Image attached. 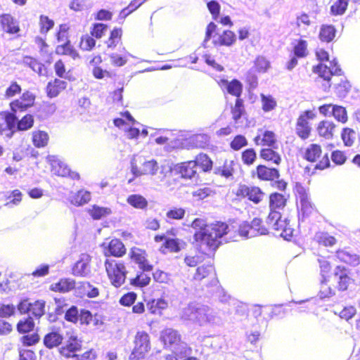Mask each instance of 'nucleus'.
Here are the masks:
<instances>
[{"mask_svg":"<svg viewBox=\"0 0 360 360\" xmlns=\"http://www.w3.org/2000/svg\"><path fill=\"white\" fill-rule=\"evenodd\" d=\"M250 224L255 236L269 233V228L262 218L255 217Z\"/></svg>","mask_w":360,"mask_h":360,"instance_id":"09e8293b","label":"nucleus"},{"mask_svg":"<svg viewBox=\"0 0 360 360\" xmlns=\"http://www.w3.org/2000/svg\"><path fill=\"white\" fill-rule=\"evenodd\" d=\"M147 0H132L127 7L121 10L120 13V18L124 19L127 16L139 8Z\"/></svg>","mask_w":360,"mask_h":360,"instance_id":"0e129e2a","label":"nucleus"},{"mask_svg":"<svg viewBox=\"0 0 360 360\" xmlns=\"http://www.w3.org/2000/svg\"><path fill=\"white\" fill-rule=\"evenodd\" d=\"M277 146L274 147L262 148L259 150V157L262 160L267 162H271L276 165H279L281 162V156L276 150Z\"/></svg>","mask_w":360,"mask_h":360,"instance_id":"2f4dec72","label":"nucleus"},{"mask_svg":"<svg viewBox=\"0 0 360 360\" xmlns=\"http://www.w3.org/2000/svg\"><path fill=\"white\" fill-rule=\"evenodd\" d=\"M17 117L11 110L0 112V135L11 139L16 132Z\"/></svg>","mask_w":360,"mask_h":360,"instance_id":"9d476101","label":"nucleus"},{"mask_svg":"<svg viewBox=\"0 0 360 360\" xmlns=\"http://www.w3.org/2000/svg\"><path fill=\"white\" fill-rule=\"evenodd\" d=\"M154 241L163 243L160 247V251L162 253L171 252L177 253L183 248L184 244L180 239L177 238H168L165 233L156 234L154 236Z\"/></svg>","mask_w":360,"mask_h":360,"instance_id":"f8f14e48","label":"nucleus"},{"mask_svg":"<svg viewBox=\"0 0 360 360\" xmlns=\"http://www.w3.org/2000/svg\"><path fill=\"white\" fill-rule=\"evenodd\" d=\"M344 266H338L335 272V276H338V289L340 291H345L354 285V279L351 278L346 272Z\"/></svg>","mask_w":360,"mask_h":360,"instance_id":"7c9ffc66","label":"nucleus"},{"mask_svg":"<svg viewBox=\"0 0 360 360\" xmlns=\"http://www.w3.org/2000/svg\"><path fill=\"white\" fill-rule=\"evenodd\" d=\"M207 227L210 230L211 233L214 235V237L217 238L219 240L229 232V226L224 222L217 221Z\"/></svg>","mask_w":360,"mask_h":360,"instance_id":"8fccbe9b","label":"nucleus"},{"mask_svg":"<svg viewBox=\"0 0 360 360\" xmlns=\"http://www.w3.org/2000/svg\"><path fill=\"white\" fill-rule=\"evenodd\" d=\"M289 199L288 195H285L277 191L269 193L268 198L269 213L267 221L277 219L282 217L281 211L287 206Z\"/></svg>","mask_w":360,"mask_h":360,"instance_id":"7ed1b4c3","label":"nucleus"},{"mask_svg":"<svg viewBox=\"0 0 360 360\" xmlns=\"http://www.w3.org/2000/svg\"><path fill=\"white\" fill-rule=\"evenodd\" d=\"M51 172L58 176L68 177L72 180H79L80 179V176L78 172L71 171L66 165L60 162H54L51 165Z\"/></svg>","mask_w":360,"mask_h":360,"instance_id":"cd10ccee","label":"nucleus"},{"mask_svg":"<svg viewBox=\"0 0 360 360\" xmlns=\"http://www.w3.org/2000/svg\"><path fill=\"white\" fill-rule=\"evenodd\" d=\"M217 84L222 91L226 89V92L231 96L236 98H240L243 93V84L239 80L234 79L229 82L226 79H221L217 81Z\"/></svg>","mask_w":360,"mask_h":360,"instance_id":"b1692460","label":"nucleus"},{"mask_svg":"<svg viewBox=\"0 0 360 360\" xmlns=\"http://www.w3.org/2000/svg\"><path fill=\"white\" fill-rule=\"evenodd\" d=\"M333 280L320 279L318 295L321 299L330 297L335 294Z\"/></svg>","mask_w":360,"mask_h":360,"instance_id":"79ce46f5","label":"nucleus"},{"mask_svg":"<svg viewBox=\"0 0 360 360\" xmlns=\"http://www.w3.org/2000/svg\"><path fill=\"white\" fill-rule=\"evenodd\" d=\"M76 288V282L70 278H61L57 282L52 283L49 289L52 292L68 293Z\"/></svg>","mask_w":360,"mask_h":360,"instance_id":"a878e982","label":"nucleus"},{"mask_svg":"<svg viewBox=\"0 0 360 360\" xmlns=\"http://www.w3.org/2000/svg\"><path fill=\"white\" fill-rule=\"evenodd\" d=\"M128 257L132 263L138 266L140 270H153V265L150 262L148 254L145 249L133 246L129 248Z\"/></svg>","mask_w":360,"mask_h":360,"instance_id":"0eeeda50","label":"nucleus"},{"mask_svg":"<svg viewBox=\"0 0 360 360\" xmlns=\"http://www.w3.org/2000/svg\"><path fill=\"white\" fill-rule=\"evenodd\" d=\"M160 340L165 346L169 347H174L184 343L181 335L172 328L164 329L161 333Z\"/></svg>","mask_w":360,"mask_h":360,"instance_id":"393cba45","label":"nucleus"},{"mask_svg":"<svg viewBox=\"0 0 360 360\" xmlns=\"http://www.w3.org/2000/svg\"><path fill=\"white\" fill-rule=\"evenodd\" d=\"M335 129V124L332 121L323 120L319 123L316 131L321 137L331 139Z\"/></svg>","mask_w":360,"mask_h":360,"instance_id":"f704fd0d","label":"nucleus"},{"mask_svg":"<svg viewBox=\"0 0 360 360\" xmlns=\"http://www.w3.org/2000/svg\"><path fill=\"white\" fill-rule=\"evenodd\" d=\"M336 34V29L332 25H323L319 31V37L323 42H330Z\"/></svg>","mask_w":360,"mask_h":360,"instance_id":"de8ad7c7","label":"nucleus"},{"mask_svg":"<svg viewBox=\"0 0 360 360\" xmlns=\"http://www.w3.org/2000/svg\"><path fill=\"white\" fill-rule=\"evenodd\" d=\"M134 348L130 354L131 360H140L143 359L150 349V340L148 333L146 331H138L134 336Z\"/></svg>","mask_w":360,"mask_h":360,"instance_id":"20e7f679","label":"nucleus"},{"mask_svg":"<svg viewBox=\"0 0 360 360\" xmlns=\"http://www.w3.org/2000/svg\"><path fill=\"white\" fill-rule=\"evenodd\" d=\"M349 0H336L330 6V13L333 15H343L348 7Z\"/></svg>","mask_w":360,"mask_h":360,"instance_id":"052dcab7","label":"nucleus"},{"mask_svg":"<svg viewBox=\"0 0 360 360\" xmlns=\"http://www.w3.org/2000/svg\"><path fill=\"white\" fill-rule=\"evenodd\" d=\"M236 162L233 160H226L224 164L214 170V174L226 179L232 176L235 173Z\"/></svg>","mask_w":360,"mask_h":360,"instance_id":"58836bf2","label":"nucleus"},{"mask_svg":"<svg viewBox=\"0 0 360 360\" xmlns=\"http://www.w3.org/2000/svg\"><path fill=\"white\" fill-rule=\"evenodd\" d=\"M54 71L59 79L63 78L70 82L74 81V76L70 74V70H66L65 63L62 59L58 60L53 65Z\"/></svg>","mask_w":360,"mask_h":360,"instance_id":"49530a36","label":"nucleus"},{"mask_svg":"<svg viewBox=\"0 0 360 360\" xmlns=\"http://www.w3.org/2000/svg\"><path fill=\"white\" fill-rule=\"evenodd\" d=\"M190 143L194 148L207 149L210 146V137L206 134H196L190 138Z\"/></svg>","mask_w":360,"mask_h":360,"instance_id":"4c0bfd02","label":"nucleus"},{"mask_svg":"<svg viewBox=\"0 0 360 360\" xmlns=\"http://www.w3.org/2000/svg\"><path fill=\"white\" fill-rule=\"evenodd\" d=\"M35 100L34 94L28 90L25 91L18 98L10 103V109L15 115L18 112H24L34 105Z\"/></svg>","mask_w":360,"mask_h":360,"instance_id":"ddd939ff","label":"nucleus"},{"mask_svg":"<svg viewBox=\"0 0 360 360\" xmlns=\"http://www.w3.org/2000/svg\"><path fill=\"white\" fill-rule=\"evenodd\" d=\"M267 223L273 224L274 229L280 232V236L285 240L292 241L296 237V231L294 224L291 223L288 218L282 219V217L272 221H267Z\"/></svg>","mask_w":360,"mask_h":360,"instance_id":"1a4fd4ad","label":"nucleus"},{"mask_svg":"<svg viewBox=\"0 0 360 360\" xmlns=\"http://www.w3.org/2000/svg\"><path fill=\"white\" fill-rule=\"evenodd\" d=\"M82 343L77 336L69 337L66 343L59 349V354L65 359H70L72 354L82 350Z\"/></svg>","mask_w":360,"mask_h":360,"instance_id":"6ab92c4d","label":"nucleus"},{"mask_svg":"<svg viewBox=\"0 0 360 360\" xmlns=\"http://www.w3.org/2000/svg\"><path fill=\"white\" fill-rule=\"evenodd\" d=\"M35 42L37 44L40 54L41 57L44 59L46 63H51L53 61V52L50 49L49 45L46 42V41L41 37H36Z\"/></svg>","mask_w":360,"mask_h":360,"instance_id":"c03bdc74","label":"nucleus"},{"mask_svg":"<svg viewBox=\"0 0 360 360\" xmlns=\"http://www.w3.org/2000/svg\"><path fill=\"white\" fill-rule=\"evenodd\" d=\"M96 44L94 38L91 34H86L81 37L79 47L82 51H90L96 46Z\"/></svg>","mask_w":360,"mask_h":360,"instance_id":"680f3d73","label":"nucleus"},{"mask_svg":"<svg viewBox=\"0 0 360 360\" xmlns=\"http://www.w3.org/2000/svg\"><path fill=\"white\" fill-rule=\"evenodd\" d=\"M18 308L20 313L29 314L30 315L39 319L44 314L45 302L44 301L39 300L30 302L27 299L21 301L19 303Z\"/></svg>","mask_w":360,"mask_h":360,"instance_id":"dca6fc26","label":"nucleus"},{"mask_svg":"<svg viewBox=\"0 0 360 360\" xmlns=\"http://www.w3.org/2000/svg\"><path fill=\"white\" fill-rule=\"evenodd\" d=\"M0 26L4 32L9 34H15L20 31L19 22L11 13L0 15Z\"/></svg>","mask_w":360,"mask_h":360,"instance_id":"4be33fe9","label":"nucleus"},{"mask_svg":"<svg viewBox=\"0 0 360 360\" xmlns=\"http://www.w3.org/2000/svg\"><path fill=\"white\" fill-rule=\"evenodd\" d=\"M56 53L62 56H69L73 60L80 58L79 53L72 45L70 41H67L63 44L58 45L55 51Z\"/></svg>","mask_w":360,"mask_h":360,"instance_id":"ea45409f","label":"nucleus"},{"mask_svg":"<svg viewBox=\"0 0 360 360\" xmlns=\"http://www.w3.org/2000/svg\"><path fill=\"white\" fill-rule=\"evenodd\" d=\"M294 193L297 199L300 202L299 212L302 221L311 216L313 213L312 203L309 200L307 190L300 184L297 182L294 186Z\"/></svg>","mask_w":360,"mask_h":360,"instance_id":"423d86ee","label":"nucleus"},{"mask_svg":"<svg viewBox=\"0 0 360 360\" xmlns=\"http://www.w3.org/2000/svg\"><path fill=\"white\" fill-rule=\"evenodd\" d=\"M22 193L18 189L13 190L10 195L6 197L7 202L5 205L7 207H13L18 205L22 200Z\"/></svg>","mask_w":360,"mask_h":360,"instance_id":"69168bd1","label":"nucleus"},{"mask_svg":"<svg viewBox=\"0 0 360 360\" xmlns=\"http://www.w3.org/2000/svg\"><path fill=\"white\" fill-rule=\"evenodd\" d=\"M316 58L320 63L316 65V72L319 74V77L326 81V84H324V89L330 86L329 81L331 77L338 70L336 63L329 60L328 53L323 49L316 52Z\"/></svg>","mask_w":360,"mask_h":360,"instance_id":"f03ea898","label":"nucleus"},{"mask_svg":"<svg viewBox=\"0 0 360 360\" xmlns=\"http://www.w3.org/2000/svg\"><path fill=\"white\" fill-rule=\"evenodd\" d=\"M104 267L111 285L120 288L124 284L127 275L126 265L123 261L107 258Z\"/></svg>","mask_w":360,"mask_h":360,"instance_id":"f257e3e1","label":"nucleus"},{"mask_svg":"<svg viewBox=\"0 0 360 360\" xmlns=\"http://www.w3.org/2000/svg\"><path fill=\"white\" fill-rule=\"evenodd\" d=\"M49 142V134L43 130H35L32 132V143L37 148L46 147Z\"/></svg>","mask_w":360,"mask_h":360,"instance_id":"e433bc0d","label":"nucleus"},{"mask_svg":"<svg viewBox=\"0 0 360 360\" xmlns=\"http://www.w3.org/2000/svg\"><path fill=\"white\" fill-rule=\"evenodd\" d=\"M150 271L141 270L137 272L134 277L130 278V285L139 288H143L148 286L151 281L150 276L147 274V272Z\"/></svg>","mask_w":360,"mask_h":360,"instance_id":"c9c22d12","label":"nucleus"},{"mask_svg":"<svg viewBox=\"0 0 360 360\" xmlns=\"http://www.w3.org/2000/svg\"><path fill=\"white\" fill-rule=\"evenodd\" d=\"M63 341V336L59 328H52L43 338V344L48 349L58 347Z\"/></svg>","mask_w":360,"mask_h":360,"instance_id":"bb28decb","label":"nucleus"},{"mask_svg":"<svg viewBox=\"0 0 360 360\" xmlns=\"http://www.w3.org/2000/svg\"><path fill=\"white\" fill-rule=\"evenodd\" d=\"M239 200L247 199L255 205L261 203L265 196V193L257 186L239 184L235 193Z\"/></svg>","mask_w":360,"mask_h":360,"instance_id":"39448f33","label":"nucleus"},{"mask_svg":"<svg viewBox=\"0 0 360 360\" xmlns=\"http://www.w3.org/2000/svg\"><path fill=\"white\" fill-rule=\"evenodd\" d=\"M260 97L262 101V108L264 112H269L273 110L276 107V101L272 96L264 95L262 94Z\"/></svg>","mask_w":360,"mask_h":360,"instance_id":"774afa93","label":"nucleus"},{"mask_svg":"<svg viewBox=\"0 0 360 360\" xmlns=\"http://www.w3.org/2000/svg\"><path fill=\"white\" fill-rule=\"evenodd\" d=\"M67 82L59 78H55L48 82L46 86V94L49 98H55L66 89Z\"/></svg>","mask_w":360,"mask_h":360,"instance_id":"c85d7f7f","label":"nucleus"},{"mask_svg":"<svg viewBox=\"0 0 360 360\" xmlns=\"http://www.w3.org/2000/svg\"><path fill=\"white\" fill-rule=\"evenodd\" d=\"M176 170L180 179L191 180L197 178L198 176L195 165L192 160H187L176 164Z\"/></svg>","mask_w":360,"mask_h":360,"instance_id":"412c9836","label":"nucleus"},{"mask_svg":"<svg viewBox=\"0 0 360 360\" xmlns=\"http://www.w3.org/2000/svg\"><path fill=\"white\" fill-rule=\"evenodd\" d=\"M160 180L166 186L176 185L179 181V176L176 170V165L172 168L170 166H162Z\"/></svg>","mask_w":360,"mask_h":360,"instance_id":"5701e85b","label":"nucleus"},{"mask_svg":"<svg viewBox=\"0 0 360 360\" xmlns=\"http://www.w3.org/2000/svg\"><path fill=\"white\" fill-rule=\"evenodd\" d=\"M192 280L194 282L202 283L208 285L217 281L215 269L212 264H202L199 266L193 276Z\"/></svg>","mask_w":360,"mask_h":360,"instance_id":"4468645a","label":"nucleus"},{"mask_svg":"<svg viewBox=\"0 0 360 360\" xmlns=\"http://www.w3.org/2000/svg\"><path fill=\"white\" fill-rule=\"evenodd\" d=\"M87 212L93 219L98 220L110 214L111 210L108 207H100L96 205H94L87 210Z\"/></svg>","mask_w":360,"mask_h":360,"instance_id":"3c124183","label":"nucleus"},{"mask_svg":"<svg viewBox=\"0 0 360 360\" xmlns=\"http://www.w3.org/2000/svg\"><path fill=\"white\" fill-rule=\"evenodd\" d=\"M240 158L244 165L251 166L257 160L256 150L252 148H246L241 152Z\"/></svg>","mask_w":360,"mask_h":360,"instance_id":"bf43d9fd","label":"nucleus"},{"mask_svg":"<svg viewBox=\"0 0 360 360\" xmlns=\"http://www.w3.org/2000/svg\"><path fill=\"white\" fill-rule=\"evenodd\" d=\"M103 254L106 257H123L127 253V248L123 242L118 238H112L108 243L101 244Z\"/></svg>","mask_w":360,"mask_h":360,"instance_id":"2eb2a0df","label":"nucleus"},{"mask_svg":"<svg viewBox=\"0 0 360 360\" xmlns=\"http://www.w3.org/2000/svg\"><path fill=\"white\" fill-rule=\"evenodd\" d=\"M35 323L32 317L29 316L20 320L17 325V331L20 334H26L32 331L34 328Z\"/></svg>","mask_w":360,"mask_h":360,"instance_id":"6e6d98bb","label":"nucleus"},{"mask_svg":"<svg viewBox=\"0 0 360 360\" xmlns=\"http://www.w3.org/2000/svg\"><path fill=\"white\" fill-rule=\"evenodd\" d=\"M256 146L266 147H274L277 145V138L276 134L271 130L259 129L257 134L253 139Z\"/></svg>","mask_w":360,"mask_h":360,"instance_id":"aec40b11","label":"nucleus"},{"mask_svg":"<svg viewBox=\"0 0 360 360\" xmlns=\"http://www.w3.org/2000/svg\"><path fill=\"white\" fill-rule=\"evenodd\" d=\"M168 307L167 302L163 298L150 299L146 302L148 311L154 315H160Z\"/></svg>","mask_w":360,"mask_h":360,"instance_id":"72a5a7b5","label":"nucleus"},{"mask_svg":"<svg viewBox=\"0 0 360 360\" xmlns=\"http://www.w3.org/2000/svg\"><path fill=\"white\" fill-rule=\"evenodd\" d=\"M252 176L261 181H273L279 179L280 172L275 167H269L265 165H258L252 172Z\"/></svg>","mask_w":360,"mask_h":360,"instance_id":"a211bd4d","label":"nucleus"},{"mask_svg":"<svg viewBox=\"0 0 360 360\" xmlns=\"http://www.w3.org/2000/svg\"><path fill=\"white\" fill-rule=\"evenodd\" d=\"M186 210L181 207H172L166 212V217L169 220L179 221L184 218Z\"/></svg>","mask_w":360,"mask_h":360,"instance_id":"e2e57ef3","label":"nucleus"},{"mask_svg":"<svg viewBox=\"0 0 360 360\" xmlns=\"http://www.w3.org/2000/svg\"><path fill=\"white\" fill-rule=\"evenodd\" d=\"M87 259H79L72 268V274L75 276H85L89 272Z\"/></svg>","mask_w":360,"mask_h":360,"instance_id":"13d9d810","label":"nucleus"},{"mask_svg":"<svg viewBox=\"0 0 360 360\" xmlns=\"http://www.w3.org/2000/svg\"><path fill=\"white\" fill-rule=\"evenodd\" d=\"M158 169L159 165L155 160H144L139 164L132 162L131 165V172L134 177L153 176L157 174Z\"/></svg>","mask_w":360,"mask_h":360,"instance_id":"9b49d317","label":"nucleus"},{"mask_svg":"<svg viewBox=\"0 0 360 360\" xmlns=\"http://www.w3.org/2000/svg\"><path fill=\"white\" fill-rule=\"evenodd\" d=\"M123 35V30L121 27H114L110 32L105 44L109 49H114L121 43Z\"/></svg>","mask_w":360,"mask_h":360,"instance_id":"a19ab883","label":"nucleus"},{"mask_svg":"<svg viewBox=\"0 0 360 360\" xmlns=\"http://www.w3.org/2000/svg\"><path fill=\"white\" fill-rule=\"evenodd\" d=\"M91 200V193L81 189L71 195L70 202L75 206H82L88 203Z\"/></svg>","mask_w":360,"mask_h":360,"instance_id":"a18cd8bd","label":"nucleus"},{"mask_svg":"<svg viewBox=\"0 0 360 360\" xmlns=\"http://www.w3.org/2000/svg\"><path fill=\"white\" fill-rule=\"evenodd\" d=\"M236 41V37L233 32L226 30L219 34L213 44L216 46H230Z\"/></svg>","mask_w":360,"mask_h":360,"instance_id":"37998d69","label":"nucleus"},{"mask_svg":"<svg viewBox=\"0 0 360 360\" xmlns=\"http://www.w3.org/2000/svg\"><path fill=\"white\" fill-rule=\"evenodd\" d=\"M192 161L195 163L196 169L199 167L202 172H209L213 168V161L206 153H198Z\"/></svg>","mask_w":360,"mask_h":360,"instance_id":"473e14b6","label":"nucleus"},{"mask_svg":"<svg viewBox=\"0 0 360 360\" xmlns=\"http://www.w3.org/2000/svg\"><path fill=\"white\" fill-rule=\"evenodd\" d=\"M335 256L339 262L349 266H356L360 264L359 256L345 249L338 250L335 252Z\"/></svg>","mask_w":360,"mask_h":360,"instance_id":"c756f323","label":"nucleus"},{"mask_svg":"<svg viewBox=\"0 0 360 360\" xmlns=\"http://www.w3.org/2000/svg\"><path fill=\"white\" fill-rule=\"evenodd\" d=\"M231 113L232 119L235 122H237L245 114L244 101L242 98H238L236 99L234 105L231 108Z\"/></svg>","mask_w":360,"mask_h":360,"instance_id":"5fc2aeb1","label":"nucleus"},{"mask_svg":"<svg viewBox=\"0 0 360 360\" xmlns=\"http://www.w3.org/2000/svg\"><path fill=\"white\" fill-rule=\"evenodd\" d=\"M193 239L200 248L205 246L211 251H214L220 245V241L214 237L207 227L196 231L193 235Z\"/></svg>","mask_w":360,"mask_h":360,"instance_id":"6e6552de","label":"nucleus"},{"mask_svg":"<svg viewBox=\"0 0 360 360\" xmlns=\"http://www.w3.org/2000/svg\"><path fill=\"white\" fill-rule=\"evenodd\" d=\"M341 139L345 146H352L356 139V133L354 129L345 127L341 132Z\"/></svg>","mask_w":360,"mask_h":360,"instance_id":"338daca9","label":"nucleus"},{"mask_svg":"<svg viewBox=\"0 0 360 360\" xmlns=\"http://www.w3.org/2000/svg\"><path fill=\"white\" fill-rule=\"evenodd\" d=\"M329 151L323 153L321 147L316 145V169H324L330 167Z\"/></svg>","mask_w":360,"mask_h":360,"instance_id":"603ef678","label":"nucleus"},{"mask_svg":"<svg viewBox=\"0 0 360 360\" xmlns=\"http://www.w3.org/2000/svg\"><path fill=\"white\" fill-rule=\"evenodd\" d=\"M34 124V116L31 114L25 115L18 121L16 120L15 129L17 131H27L33 127Z\"/></svg>","mask_w":360,"mask_h":360,"instance_id":"864d4df0","label":"nucleus"},{"mask_svg":"<svg viewBox=\"0 0 360 360\" xmlns=\"http://www.w3.org/2000/svg\"><path fill=\"white\" fill-rule=\"evenodd\" d=\"M127 202L136 209H146L148 202L147 200L142 195L139 194H133L129 195L127 199Z\"/></svg>","mask_w":360,"mask_h":360,"instance_id":"4d7b16f0","label":"nucleus"},{"mask_svg":"<svg viewBox=\"0 0 360 360\" xmlns=\"http://www.w3.org/2000/svg\"><path fill=\"white\" fill-rule=\"evenodd\" d=\"M313 118L314 114L311 110H306L299 116L295 129L297 136L302 139H306L309 136L311 131L309 120H312Z\"/></svg>","mask_w":360,"mask_h":360,"instance_id":"f3484780","label":"nucleus"}]
</instances>
